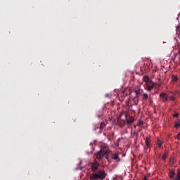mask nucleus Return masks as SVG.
I'll return each instance as SVG.
<instances>
[{"mask_svg": "<svg viewBox=\"0 0 180 180\" xmlns=\"http://www.w3.org/2000/svg\"><path fill=\"white\" fill-rule=\"evenodd\" d=\"M110 153V150H109V149L108 148H101V150L100 151H98L96 154V158L97 160H102V158H103V157L105 158L108 159V157L109 155V153Z\"/></svg>", "mask_w": 180, "mask_h": 180, "instance_id": "nucleus-2", "label": "nucleus"}, {"mask_svg": "<svg viewBox=\"0 0 180 180\" xmlns=\"http://www.w3.org/2000/svg\"><path fill=\"white\" fill-rule=\"evenodd\" d=\"M98 119H101V117H102V115H97Z\"/></svg>", "mask_w": 180, "mask_h": 180, "instance_id": "nucleus-26", "label": "nucleus"}, {"mask_svg": "<svg viewBox=\"0 0 180 180\" xmlns=\"http://www.w3.org/2000/svg\"><path fill=\"white\" fill-rule=\"evenodd\" d=\"M167 157H168V153H165L162 156V160H163V161H165V160H167Z\"/></svg>", "mask_w": 180, "mask_h": 180, "instance_id": "nucleus-16", "label": "nucleus"}, {"mask_svg": "<svg viewBox=\"0 0 180 180\" xmlns=\"http://www.w3.org/2000/svg\"><path fill=\"white\" fill-rule=\"evenodd\" d=\"M174 117H178V116H179V113L176 112L175 114H174Z\"/></svg>", "mask_w": 180, "mask_h": 180, "instance_id": "nucleus-23", "label": "nucleus"}, {"mask_svg": "<svg viewBox=\"0 0 180 180\" xmlns=\"http://www.w3.org/2000/svg\"><path fill=\"white\" fill-rule=\"evenodd\" d=\"M119 155H120V153L115 152L112 154L111 158H112V160H115L116 162H120V158L119 157Z\"/></svg>", "mask_w": 180, "mask_h": 180, "instance_id": "nucleus-4", "label": "nucleus"}, {"mask_svg": "<svg viewBox=\"0 0 180 180\" xmlns=\"http://www.w3.org/2000/svg\"><path fill=\"white\" fill-rule=\"evenodd\" d=\"M179 53H180V51H179Z\"/></svg>", "mask_w": 180, "mask_h": 180, "instance_id": "nucleus-29", "label": "nucleus"}, {"mask_svg": "<svg viewBox=\"0 0 180 180\" xmlns=\"http://www.w3.org/2000/svg\"><path fill=\"white\" fill-rule=\"evenodd\" d=\"M142 96H143V98H142L143 101H146V99H148V94H143Z\"/></svg>", "mask_w": 180, "mask_h": 180, "instance_id": "nucleus-18", "label": "nucleus"}, {"mask_svg": "<svg viewBox=\"0 0 180 180\" xmlns=\"http://www.w3.org/2000/svg\"><path fill=\"white\" fill-rule=\"evenodd\" d=\"M143 180H148V179H147V176H145Z\"/></svg>", "mask_w": 180, "mask_h": 180, "instance_id": "nucleus-25", "label": "nucleus"}, {"mask_svg": "<svg viewBox=\"0 0 180 180\" xmlns=\"http://www.w3.org/2000/svg\"><path fill=\"white\" fill-rule=\"evenodd\" d=\"M172 81L173 82H176V81H178V77H176L175 75H172Z\"/></svg>", "mask_w": 180, "mask_h": 180, "instance_id": "nucleus-17", "label": "nucleus"}, {"mask_svg": "<svg viewBox=\"0 0 180 180\" xmlns=\"http://www.w3.org/2000/svg\"><path fill=\"white\" fill-rule=\"evenodd\" d=\"M160 98H161L163 102H167L168 96H167V94L162 92L160 94Z\"/></svg>", "mask_w": 180, "mask_h": 180, "instance_id": "nucleus-8", "label": "nucleus"}, {"mask_svg": "<svg viewBox=\"0 0 180 180\" xmlns=\"http://www.w3.org/2000/svg\"><path fill=\"white\" fill-rule=\"evenodd\" d=\"M145 140H146L145 141L146 148H150V147H151V140L148 137H146Z\"/></svg>", "mask_w": 180, "mask_h": 180, "instance_id": "nucleus-7", "label": "nucleus"}, {"mask_svg": "<svg viewBox=\"0 0 180 180\" xmlns=\"http://www.w3.org/2000/svg\"><path fill=\"white\" fill-rule=\"evenodd\" d=\"M143 81L144 82H146V84H148V82H151V81H150V78L147 76L143 77Z\"/></svg>", "mask_w": 180, "mask_h": 180, "instance_id": "nucleus-14", "label": "nucleus"}, {"mask_svg": "<svg viewBox=\"0 0 180 180\" xmlns=\"http://www.w3.org/2000/svg\"><path fill=\"white\" fill-rule=\"evenodd\" d=\"M106 178V172H105V170L100 169L94 173H92L90 176L91 180H103Z\"/></svg>", "mask_w": 180, "mask_h": 180, "instance_id": "nucleus-1", "label": "nucleus"}, {"mask_svg": "<svg viewBox=\"0 0 180 180\" xmlns=\"http://www.w3.org/2000/svg\"><path fill=\"white\" fill-rule=\"evenodd\" d=\"M179 134H177V139H180V136H179Z\"/></svg>", "mask_w": 180, "mask_h": 180, "instance_id": "nucleus-28", "label": "nucleus"}, {"mask_svg": "<svg viewBox=\"0 0 180 180\" xmlns=\"http://www.w3.org/2000/svg\"><path fill=\"white\" fill-rule=\"evenodd\" d=\"M105 126H106V124H105V122H101L100 124V130H103V129H105Z\"/></svg>", "mask_w": 180, "mask_h": 180, "instance_id": "nucleus-15", "label": "nucleus"}, {"mask_svg": "<svg viewBox=\"0 0 180 180\" xmlns=\"http://www.w3.org/2000/svg\"><path fill=\"white\" fill-rule=\"evenodd\" d=\"M174 127L175 129H179V127H180V120L175 123Z\"/></svg>", "mask_w": 180, "mask_h": 180, "instance_id": "nucleus-19", "label": "nucleus"}, {"mask_svg": "<svg viewBox=\"0 0 180 180\" xmlns=\"http://www.w3.org/2000/svg\"><path fill=\"white\" fill-rule=\"evenodd\" d=\"M174 176H175V172H174L172 169H170L169 172V178L173 179Z\"/></svg>", "mask_w": 180, "mask_h": 180, "instance_id": "nucleus-12", "label": "nucleus"}, {"mask_svg": "<svg viewBox=\"0 0 180 180\" xmlns=\"http://www.w3.org/2000/svg\"><path fill=\"white\" fill-rule=\"evenodd\" d=\"M99 167H100L99 162H98V161L96 160H94V162H91L90 163V167L92 173H94L96 171H98L99 169H101Z\"/></svg>", "mask_w": 180, "mask_h": 180, "instance_id": "nucleus-3", "label": "nucleus"}, {"mask_svg": "<svg viewBox=\"0 0 180 180\" xmlns=\"http://www.w3.org/2000/svg\"><path fill=\"white\" fill-rule=\"evenodd\" d=\"M170 101H175V97L174 96H171L169 97Z\"/></svg>", "mask_w": 180, "mask_h": 180, "instance_id": "nucleus-22", "label": "nucleus"}, {"mask_svg": "<svg viewBox=\"0 0 180 180\" xmlns=\"http://www.w3.org/2000/svg\"><path fill=\"white\" fill-rule=\"evenodd\" d=\"M169 164L170 167H173V165H175V164H176V160L175 159V158H171L169 160Z\"/></svg>", "mask_w": 180, "mask_h": 180, "instance_id": "nucleus-10", "label": "nucleus"}, {"mask_svg": "<svg viewBox=\"0 0 180 180\" xmlns=\"http://www.w3.org/2000/svg\"><path fill=\"white\" fill-rule=\"evenodd\" d=\"M134 92H135V94H136V97H139L140 96V95H141V90L140 89V87H136L135 89H134Z\"/></svg>", "mask_w": 180, "mask_h": 180, "instance_id": "nucleus-9", "label": "nucleus"}, {"mask_svg": "<svg viewBox=\"0 0 180 180\" xmlns=\"http://www.w3.org/2000/svg\"><path fill=\"white\" fill-rule=\"evenodd\" d=\"M126 124V122L124 120H118V126L119 127L123 128Z\"/></svg>", "mask_w": 180, "mask_h": 180, "instance_id": "nucleus-11", "label": "nucleus"}, {"mask_svg": "<svg viewBox=\"0 0 180 180\" xmlns=\"http://www.w3.org/2000/svg\"><path fill=\"white\" fill-rule=\"evenodd\" d=\"M134 134H135L136 136H139V133H138V132L136 133V131H134V132L133 133V135H134Z\"/></svg>", "mask_w": 180, "mask_h": 180, "instance_id": "nucleus-24", "label": "nucleus"}, {"mask_svg": "<svg viewBox=\"0 0 180 180\" xmlns=\"http://www.w3.org/2000/svg\"><path fill=\"white\" fill-rule=\"evenodd\" d=\"M125 118H126L127 124H131V123L134 122V117L131 116L126 115Z\"/></svg>", "mask_w": 180, "mask_h": 180, "instance_id": "nucleus-6", "label": "nucleus"}, {"mask_svg": "<svg viewBox=\"0 0 180 180\" xmlns=\"http://www.w3.org/2000/svg\"><path fill=\"white\" fill-rule=\"evenodd\" d=\"M157 144L159 146V148H160L161 146H162V142L161 141H160V140H158Z\"/></svg>", "mask_w": 180, "mask_h": 180, "instance_id": "nucleus-21", "label": "nucleus"}, {"mask_svg": "<svg viewBox=\"0 0 180 180\" xmlns=\"http://www.w3.org/2000/svg\"><path fill=\"white\" fill-rule=\"evenodd\" d=\"M146 89L149 91H152V89H154V84L153 83V82H149L146 83Z\"/></svg>", "mask_w": 180, "mask_h": 180, "instance_id": "nucleus-5", "label": "nucleus"}, {"mask_svg": "<svg viewBox=\"0 0 180 180\" xmlns=\"http://www.w3.org/2000/svg\"><path fill=\"white\" fill-rule=\"evenodd\" d=\"M140 124H143V122H139V124H138V126H140Z\"/></svg>", "mask_w": 180, "mask_h": 180, "instance_id": "nucleus-27", "label": "nucleus"}, {"mask_svg": "<svg viewBox=\"0 0 180 180\" xmlns=\"http://www.w3.org/2000/svg\"><path fill=\"white\" fill-rule=\"evenodd\" d=\"M174 180H180V171L177 172V178L174 179Z\"/></svg>", "mask_w": 180, "mask_h": 180, "instance_id": "nucleus-20", "label": "nucleus"}, {"mask_svg": "<svg viewBox=\"0 0 180 180\" xmlns=\"http://www.w3.org/2000/svg\"><path fill=\"white\" fill-rule=\"evenodd\" d=\"M133 102L134 103V105H139V97H134L133 98Z\"/></svg>", "mask_w": 180, "mask_h": 180, "instance_id": "nucleus-13", "label": "nucleus"}]
</instances>
